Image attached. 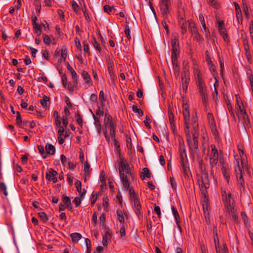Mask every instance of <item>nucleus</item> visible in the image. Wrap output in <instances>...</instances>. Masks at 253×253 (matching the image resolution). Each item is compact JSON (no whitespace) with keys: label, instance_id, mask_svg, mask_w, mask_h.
Segmentation results:
<instances>
[{"label":"nucleus","instance_id":"5fc2aeb1","mask_svg":"<svg viewBox=\"0 0 253 253\" xmlns=\"http://www.w3.org/2000/svg\"><path fill=\"white\" fill-rule=\"evenodd\" d=\"M130 29L129 28V26L126 25V27H125V34L126 35V38L128 40H130L131 39V36H130Z\"/></svg>","mask_w":253,"mask_h":253},{"label":"nucleus","instance_id":"72a5a7b5","mask_svg":"<svg viewBox=\"0 0 253 253\" xmlns=\"http://www.w3.org/2000/svg\"><path fill=\"white\" fill-rule=\"evenodd\" d=\"M103 9L105 12L108 14H111V13H112L113 11L115 12L117 10L116 9H115V8L114 7V6H111L109 5H105L103 6Z\"/></svg>","mask_w":253,"mask_h":253},{"label":"nucleus","instance_id":"2eb2a0df","mask_svg":"<svg viewBox=\"0 0 253 253\" xmlns=\"http://www.w3.org/2000/svg\"><path fill=\"white\" fill-rule=\"evenodd\" d=\"M207 118L211 131L213 133H215L216 131V124L213 115L211 113H208Z\"/></svg>","mask_w":253,"mask_h":253},{"label":"nucleus","instance_id":"e433bc0d","mask_svg":"<svg viewBox=\"0 0 253 253\" xmlns=\"http://www.w3.org/2000/svg\"><path fill=\"white\" fill-rule=\"evenodd\" d=\"M0 192L3 194L5 197L8 195L7 187L5 184L3 182L0 183Z\"/></svg>","mask_w":253,"mask_h":253},{"label":"nucleus","instance_id":"79ce46f5","mask_svg":"<svg viewBox=\"0 0 253 253\" xmlns=\"http://www.w3.org/2000/svg\"><path fill=\"white\" fill-rule=\"evenodd\" d=\"M236 109L237 110V114L241 113L242 112H246L244 107L242 103H239L238 100H237Z\"/></svg>","mask_w":253,"mask_h":253},{"label":"nucleus","instance_id":"13d9d810","mask_svg":"<svg viewBox=\"0 0 253 253\" xmlns=\"http://www.w3.org/2000/svg\"><path fill=\"white\" fill-rule=\"evenodd\" d=\"M148 121H151L150 117L147 115L145 117V120L144 121V123L145 126L148 127V128H151V126L150 125V123Z\"/></svg>","mask_w":253,"mask_h":253},{"label":"nucleus","instance_id":"a18cd8bd","mask_svg":"<svg viewBox=\"0 0 253 253\" xmlns=\"http://www.w3.org/2000/svg\"><path fill=\"white\" fill-rule=\"evenodd\" d=\"M97 192H93L91 194V197L90 198V205L91 206H93L95 204L97 198Z\"/></svg>","mask_w":253,"mask_h":253},{"label":"nucleus","instance_id":"2f4dec72","mask_svg":"<svg viewBox=\"0 0 253 253\" xmlns=\"http://www.w3.org/2000/svg\"><path fill=\"white\" fill-rule=\"evenodd\" d=\"M73 84L69 83L68 84L67 88L71 92H73L75 89H78V87H77L78 82H77V81H76V82H75V80H73Z\"/></svg>","mask_w":253,"mask_h":253},{"label":"nucleus","instance_id":"864d4df0","mask_svg":"<svg viewBox=\"0 0 253 253\" xmlns=\"http://www.w3.org/2000/svg\"><path fill=\"white\" fill-rule=\"evenodd\" d=\"M214 242L215 245V249H217V248H219V239L217 236V234L216 232L214 236Z\"/></svg>","mask_w":253,"mask_h":253},{"label":"nucleus","instance_id":"0eeeda50","mask_svg":"<svg viewBox=\"0 0 253 253\" xmlns=\"http://www.w3.org/2000/svg\"><path fill=\"white\" fill-rule=\"evenodd\" d=\"M183 115L184 120L185 129L189 130L190 127V113L189 106L187 104L184 103L183 105Z\"/></svg>","mask_w":253,"mask_h":253},{"label":"nucleus","instance_id":"f8f14e48","mask_svg":"<svg viewBox=\"0 0 253 253\" xmlns=\"http://www.w3.org/2000/svg\"><path fill=\"white\" fill-rule=\"evenodd\" d=\"M171 55L179 56V45L178 40L174 38L171 41Z\"/></svg>","mask_w":253,"mask_h":253},{"label":"nucleus","instance_id":"37998d69","mask_svg":"<svg viewBox=\"0 0 253 253\" xmlns=\"http://www.w3.org/2000/svg\"><path fill=\"white\" fill-rule=\"evenodd\" d=\"M194 36V39L198 42H202L204 41V38L203 37L199 34L198 31L195 33L194 35H193Z\"/></svg>","mask_w":253,"mask_h":253},{"label":"nucleus","instance_id":"052dcab7","mask_svg":"<svg viewBox=\"0 0 253 253\" xmlns=\"http://www.w3.org/2000/svg\"><path fill=\"white\" fill-rule=\"evenodd\" d=\"M89 168H90V165L88 163V162L87 161H86L84 164V172L86 174H88L89 173V171H90Z\"/></svg>","mask_w":253,"mask_h":253},{"label":"nucleus","instance_id":"cd10ccee","mask_svg":"<svg viewBox=\"0 0 253 253\" xmlns=\"http://www.w3.org/2000/svg\"><path fill=\"white\" fill-rule=\"evenodd\" d=\"M178 142H179V151L183 152L184 154V156L185 157H186L185 146L183 140L182 138H179L178 139Z\"/></svg>","mask_w":253,"mask_h":253},{"label":"nucleus","instance_id":"4be33fe9","mask_svg":"<svg viewBox=\"0 0 253 253\" xmlns=\"http://www.w3.org/2000/svg\"><path fill=\"white\" fill-rule=\"evenodd\" d=\"M45 149L47 155L48 154L49 155L52 156L55 154V148L51 144H46L45 147Z\"/></svg>","mask_w":253,"mask_h":253},{"label":"nucleus","instance_id":"473e14b6","mask_svg":"<svg viewBox=\"0 0 253 253\" xmlns=\"http://www.w3.org/2000/svg\"><path fill=\"white\" fill-rule=\"evenodd\" d=\"M126 190H128L129 194V198L131 201L134 200L136 199H138L137 195L135 194L134 190L132 187H129L128 189H126Z\"/></svg>","mask_w":253,"mask_h":253},{"label":"nucleus","instance_id":"20e7f679","mask_svg":"<svg viewBox=\"0 0 253 253\" xmlns=\"http://www.w3.org/2000/svg\"><path fill=\"white\" fill-rule=\"evenodd\" d=\"M208 156L209 157L210 165L212 168L218 163L219 158L218 150L214 145H211L209 148Z\"/></svg>","mask_w":253,"mask_h":253},{"label":"nucleus","instance_id":"b1692460","mask_svg":"<svg viewBox=\"0 0 253 253\" xmlns=\"http://www.w3.org/2000/svg\"><path fill=\"white\" fill-rule=\"evenodd\" d=\"M179 56L171 55V61L173 66V71L174 72H178V61L177 59Z\"/></svg>","mask_w":253,"mask_h":253},{"label":"nucleus","instance_id":"49530a36","mask_svg":"<svg viewBox=\"0 0 253 253\" xmlns=\"http://www.w3.org/2000/svg\"><path fill=\"white\" fill-rule=\"evenodd\" d=\"M16 124L19 126H22V119H21V115H20V114L19 113V112H16Z\"/></svg>","mask_w":253,"mask_h":253},{"label":"nucleus","instance_id":"aec40b11","mask_svg":"<svg viewBox=\"0 0 253 253\" xmlns=\"http://www.w3.org/2000/svg\"><path fill=\"white\" fill-rule=\"evenodd\" d=\"M90 111L91 112V113L92 114V117H93V118L94 119V126H95V128L97 130L98 132L99 133H100V131H101V124L100 123V118L99 117H96V116L92 112L91 110L90 109Z\"/></svg>","mask_w":253,"mask_h":253},{"label":"nucleus","instance_id":"f3484780","mask_svg":"<svg viewBox=\"0 0 253 253\" xmlns=\"http://www.w3.org/2000/svg\"><path fill=\"white\" fill-rule=\"evenodd\" d=\"M237 116L239 119L243 122L244 125L248 126L250 124L249 117L246 112L237 113Z\"/></svg>","mask_w":253,"mask_h":253},{"label":"nucleus","instance_id":"c85d7f7f","mask_svg":"<svg viewBox=\"0 0 253 253\" xmlns=\"http://www.w3.org/2000/svg\"><path fill=\"white\" fill-rule=\"evenodd\" d=\"M221 170L227 182H229L230 179V173L229 169L223 165L221 168Z\"/></svg>","mask_w":253,"mask_h":253},{"label":"nucleus","instance_id":"7c9ffc66","mask_svg":"<svg viewBox=\"0 0 253 253\" xmlns=\"http://www.w3.org/2000/svg\"><path fill=\"white\" fill-rule=\"evenodd\" d=\"M70 236L73 242H78L82 238V235L79 233H72Z\"/></svg>","mask_w":253,"mask_h":253},{"label":"nucleus","instance_id":"69168bd1","mask_svg":"<svg viewBox=\"0 0 253 253\" xmlns=\"http://www.w3.org/2000/svg\"><path fill=\"white\" fill-rule=\"evenodd\" d=\"M99 98L100 100L102 103L106 100V98L105 97L104 92L102 90H101L99 92Z\"/></svg>","mask_w":253,"mask_h":253},{"label":"nucleus","instance_id":"c03bdc74","mask_svg":"<svg viewBox=\"0 0 253 253\" xmlns=\"http://www.w3.org/2000/svg\"><path fill=\"white\" fill-rule=\"evenodd\" d=\"M33 28L35 30V33L39 36L41 33V26L39 24H35V25L33 26Z\"/></svg>","mask_w":253,"mask_h":253},{"label":"nucleus","instance_id":"5701e85b","mask_svg":"<svg viewBox=\"0 0 253 253\" xmlns=\"http://www.w3.org/2000/svg\"><path fill=\"white\" fill-rule=\"evenodd\" d=\"M189 25V30L192 35L198 31L197 27L195 22L192 20L188 21Z\"/></svg>","mask_w":253,"mask_h":253},{"label":"nucleus","instance_id":"dca6fc26","mask_svg":"<svg viewBox=\"0 0 253 253\" xmlns=\"http://www.w3.org/2000/svg\"><path fill=\"white\" fill-rule=\"evenodd\" d=\"M202 206L204 216L206 215L207 214L208 215H210V208L209 204V200L207 196H206L205 195L204 197H203V198Z\"/></svg>","mask_w":253,"mask_h":253},{"label":"nucleus","instance_id":"c9c22d12","mask_svg":"<svg viewBox=\"0 0 253 253\" xmlns=\"http://www.w3.org/2000/svg\"><path fill=\"white\" fill-rule=\"evenodd\" d=\"M179 25L181 30V33L184 35L187 32V24L186 20L178 22Z\"/></svg>","mask_w":253,"mask_h":253},{"label":"nucleus","instance_id":"de8ad7c7","mask_svg":"<svg viewBox=\"0 0 253 253\" xmlns=\"http://www.w3.org/2000/svg\"><path fill=\"white\" fill-rule=\"evenodd\" d=\"M75 118L77 123L82 127L83 126V120L79 113H76Z\"/></svg>","mask_w":253,"mask_h":253},{"label":"nucleus","instance_id":"6e6d98bb","mask_svg":"<svg viewBox=\"0 0 253 253\" xmlns=\"http://www.w3.org/2000/svg\"><path fill=\"white\" fill-rule=\"evenodd\" d=\"M120 235L122 237L125 236V226L124 224H121V228L120 230Z\"/></svg>","mask_w":253,"mask_h":253},{"label":"nucleus","instance_id":"423d86ee","mask_svg":"<svg viewBox=\"0 0 253 253\" xmlns=\"http://www.w3.org/2000/svg\"><path fill=\"white\" fill-rule=\"evenodd\" d=\"M221 196L222 200L224 203L225 206L228 209L230 207L231 211L234 210L233 208L232 209V206L234 204V199L232 197L231 193L230 192L227 193L225 190H221Z\"/></svg>","mask_w":253,"mask_h":253},{"label":"nucleus","instance_id":"f704fd0d","mask_svg":"<svg viewBox=\"0 0 253 253\" xmlns=\"http://www.w3.org/2000/svg\"><path fill=\"white\" fill-rule=\"evenodd\" d=\"M117 215L118 217V220H119L121 224H124L125 217L123 211L120 210H117Z\"/></svg>","mask_w":253,"mask_h":253},{"label":"nucleus","instance_id":"393cba45","mask_svg":"<svg viewBox=\"0 0 253 253\" xmlns=\"http://www.w3.org/2000/svg\"><path fill=\"white\" fill-rule=\"evenodd\" d=\"M113 63L111 62H108L107 63V70L110 77L112 80L115 79V75L113 71Z\"/></svg>","mask_w":253,"mask_h":253},{"label":"nucleus","instance_id":"09e8293b","mask_svg":"<svg viewBox=\"0 0 253 253\" xmlns=\"http://www.w3.org/2000/svg\"><path fill=\"white\" fill-rule=\"evenodd\" d=\"M67 55V50L66 48L62 47L61 50V57L63 58L64 61L66 60V58Z\"/></svg>","mask_w":253,"mask_h":253},{"label":"nucleus","instance_id":"6e6552de","mask_svg":"<svg viewBox=\"0 0 253 253\" xmlns=\"http://www.w3.org/2000/svg\"><path fill=\"white\" fill-rule=\"evenodd\" d=\"M160 9L161 14L165 17L168 16L169 13V7L170 6V1H166V0H161L160 1Z\"/></svg>","mask_w":253,"mask_h":253},{"label":"nucleus","instance_id":"39448f33","mask_svg":"<svg viewBox=\"0 0 253 253\" xmlns=\"http://www.w3.org/2000/svg\"><path fill=\"white\" fill-rule=\"evenodd\" d=\"M236 167L235 169V172L236 175L238 184L240 185L241 190H244L245 183L243 178L242 169L239 166V161L238 159H235Z\"/></svg>","mask_w":253,"mask_h":253},{"label":"nucleus","instance_id":"f257e3e1","mask_svg":"<svg viewBox=\"0 0 253 253\" xmlns=\"http://www.w3.org/2000/svg\"><path fill=\"white\" fill-rule=\"evenodd\" d=\"M119 171L121 180L125 189H128L131 181L135 179V174L133 166L126 162V159L120 157L119 163Z\"/></svg>","mask_w":253,"mask_h":253},{"label":"nucleus","instance_id":"7ed1b4c3","mask_svg":"<svg viewBox=\"0 0 253 253\" xmlns=\"http://www.w3.org/2000/svg\"><path fill=\"white\" fill-rule=\"evenodd\" d=\"M197 84L198 91L201 97L202 98V102L205 107L208 105V98L206 89V85L202 77L198 73L197 78Z\"/></svg>","mask_w":253,"mask_h":253},{"label":"nucleus","instance_id":"4d7b16f0","mask_svg":"<svg viewBox=\"0 0 253 253\" xmlns=\"http://www.w3.org/2000/svg\"><path fill=\"white\" fill-rule=\"evenodd\" d=\"M170 184L171 185L172 189L174 190H176V187H177V184H176V182L174 177H170Z\"/></svg>","mask_w":253,"mask_h":253},{"label":"nucleus","instance_id":"e2e57ef3","mask_svg":"<svg viewBox=\"0 0 253 253\" xmlns=\"http://www.w3.org/2000/svg\"><path fill=\"white\" fill-rule=\"evenodd\" d=\"M84 44V50L85 52H87L88 53V54H90L89 50V46L88 43L86 41H85L83 43Z\"/></svg>","mask_w":253,"mask_h":253},{"label":"nucleus","instance_id":"412c9836","mask_svg":"<svg viewBox=\"0 0 253 253\" xmlns=\"http://www.w3.org/2000/svg\"><path fill=\"white\" fill-rule=\"evenodd\" d=\"M75 186L77 188V190L81 195V198H83L85 194L86 191L84 189H83V190L82 189L81 181L79 180H77L75 183Z\"/></svg>","mask_w":253,"mask_h":253},{"label":"nucleus","instance_id":"bf43d9fd","mask_svg":"<svg viewBox=\"0 0 253 253\" xmlns=\"http://www.w3.org/2000/svg\"><path fill=\"white\" fill-rule=\"evenodd\" d=\"M42 37L43 42L47 44H49L50 43V39L49 36L45 34H43Z\"/></svg>","mask_w":253,"mask_h":253},{"label":"nucleus","instance_id":"a211bd4d","mask_svg":"<svg viewBox=\"0 0 253 253\" xmlns=\"http://www.w3.org/2000/svg\"><path fill=\"white\" fill-rule=\"evenodd\" d=\"M177 19L178 22L185 20L184 9V8L181 6V4L178 6Z\"/></svg>","mask_w":253,"mask_h":253},{"label":"nucleus","instance_id":"8fccbe9b","mask_svg":"<svg viewBox=\"0 0 253 253\" xmlns=\"http://www.w3.org/2000/svg\"><path fill=\"white\" fill-rule=\"evenodd\" d=\"M132 110L134 112L137 113L140 116H142L143 115V111L141 109L138 108L136 106L133 105L132 106Z\"/></svg>","mask_w":253,"mask_h":253},{"label":"nucleus","instance_id":"0e129e2a","mask_svg":"<svg viewBox=\"0 0 253 253\" xmlns=\"http://www.w3.org/2000/svg\"><path fill=\"white\" fill-rule=\"evenodd\" d=\"M235 12H236V18L237 19L238 22L239 23L240 20H241V21H242V15L241 10L235 11Z\"/></svg>","mask_w":253,"mask_h":253},{"label":"nucleus","instance_id":"c756f323","mask_svg":"<svg viewBox=\"0 0 253 253\" xmlns=\"http://www.w3.org/2000/svg\"><path fill=\"white\" fill-rule=\"evenodd\" d=\"M82 76L85 84H88L90 83L91 78L86 71L83 70L82 73Z\"/></svg>","mask_w":253,"mask_h":253},{"label":"nucleus","instance_id":"680f3d73","mask_svg":"<svg viewBox=\"0 0 253 253\" xmlns=\"http://www.w3.org/2000/svg\"><path fill=\"white\" fill-rule=\"evenodd\" d=\"M154 211L156 213L159 218H161V209L159 206L155 205L154 207Z\"/></svg>","mask_w":253,"mask_h":253},{"label":"nucleus","instance_id":"774afa93","mask_svg":"<svg viewBox=\"0 0 253 253\" xmlns=\"http://www.w3.org/2000/svg\"><path fill=\"white\" fill-rule=\"evenodd\" d=\"M73 202L75 203L76 207H78L81 203V200L79 197H76L75 198Z\"/></svg>","mask_w":253,"mask_h":253},{"label":"nucleus","instance_id":"9d476101","mask_svg":"<svg viewBox=\"0 0 253 253\" xmlns=\"http://www.w3.org/2000/svg\"><path fill=\"white\" fill-rule=\"evenodd\" d=\"M133 202V210L139 219L142 217V209L139 199H136L132 201Z\"/></svg>","mask_w":253,"mask_h":253},{"label":"nucleus","instance_id":"a878e982","mask_svg":"<svg viewBox=\"0 0 253 253\" xmlns=\"http://www.w3.org/2000/svg\"><path fill=\"white\" fill-rule=\"evenodd\" d=\"M171 210H172L173 215V216L174 217V218L175 219L176 225L178 227H180V225H179V223H180V217H179V214L178 213V211H177L176 209L174 207H173V206L172 207Z\"/></svg>","mask_w":253,"mask_h":253},{"label":"nucleus","instance_id":"4468645a","mask_svg":"<svg viewBox=\"0 0 253 253\" xmlns=\"http://www.w3.org/2000/svg\"><path fill=\"white\" fill-rule=\"evenodd\" d=\"M181 76L182 89L183 91L185 92L187 91L189 81V76L188 72H184L183 73H182Z\"/></svg>","mask_w":253,"mask_h":253},{"label":"nucleus","instance_id":"f03ea898","mask_svg":"<svg viewBox=\"0 0 253 253\" xmlns=\"http://www.w3.org/2000/svg\"><path fill=\"white\" fill-rule=\"evenodd\" d=\"M185 132L190 153L193 156L198 154L199 152V149L198 139L196 135V130H195V133H193L192 136L190 135L189 130L185 129Z\"/></svg>","mask_w":253,"mask_h":253},{"label":"nucleus","instance_id":"bb28decb","mask_svg":"<svg viewBox=\"0 0 253 253\" xmlns=\"http://www.w3.org/2000/svg\"><path fill=\"white\" fill-rule=\"evenodd\" d=\"M142 170L143 171L141 172L140 175V177L142 178V179H144L145 177H147L148 178H150L151 173L148 168H144Z\"/></svg>","mask_w":253,"mask_h":253},{"label":"nucleus","instance_id":"58836bf2","mask_svg":"<svg viewBox=\"0 0 253 253\" xmlns=\"http://www.w3.org/2000/svg\"><path fill=\"white\" fill-rule=\"evenodd\" d=\"M182 167V170L184 173L185 177H189V168L188 167L187 163L181 164Z\"/></svg>","mask_w":253,"mask_h":253},{"label":"nucleus","instance_id":"9b49d317","mask_svg":"<svg viewBox=\"0 0 253 253\" xmlns=\"http://www.w3.org/2000/svg\"><path fill=\"white\" fill-rule=\"evenodd\" d=\"M104 125L105 127H109L110 129L116 128V124L113 121L112 116L109 113L105 114Z\"/></svg>","mask_w":253,"mask_h":253},{"label":"nucleus","instance_id":"338daca9","mask_svg":"<svg viewBox=\"0 0 253 253\" xmlns=\"http://www.w3.org/2000/svg\"><path fill=\"white\" fill-rule=\"evenodd\" d=\"M72 7L73 10L75 12H77L79 10V6L78 4L75 1H73L72 2Z\"/></svg>","mask_w":253,"mask_h":253},{"label":"nucleus","instance_id":"1a4fd4ad","mask_svg":"<svg viewBox=\"0 0 253 253\" xmlns=\"http://www.w3.org/2000/svg\"><path fill=\"white\" fill-rule=\"evenodd\" d=\"M218 28L220 35L223 39V40L225 42H228L229 39L228 38L226 29L224 26L223 21L221 20L218 22Z\"/></svg>","mask_w":253,"mask_h":253},{"label":"nucleus","instance_id":"6ab92c4d","mask_svg":"<svg viewBox=\"0 0 253 253\" xmlns=\"http://www.w3.org/2000/svg\"><path fill=\"white\" fill-rule=\"evenodd\" d=\"M62 201L64 205L66 206L67 209H69V210H72V203L70 199L68 196L63 194L62 196Z\"/></svg>","mask_w":253,"mask_h":253},{"label":"nucleus","instance_id":"ddd939ff","mask_svg":"<svg viewBox=\"0 0 253 253\" xmlns=\"http://www.w3.org/2000/svg\"><path fill=\"white\" fill-rule=\"evenodd\" d=\"M57 175V172L52 169H50L45 173V178L48 181H52L54 183L57 182V178L56 175Z\"/></svg>","mask_w":253,"mask_h":253},{"label":"nucleus","instance_id":"4c0bfd02","mask_svg":"<svg viewBox=\"0 0 253 253\" xmlns=\"http://www.w3.org/2000/svg\"><path fill=\"white\" fill-rule=\"evenodd\" d=\"M92 44L94 47L99 52L101 51V48L99 43L96 41L94 36L92 37Z\"/></svg>","mask_w":253,"mask_h":253},{"label":"nucleus","instance_id":"603ef678","mask_svg":"<svg viewBox=\"0 0 253 253\" xmlns=\"http://www.w3.org/2000/svg\"><path fill=\"white\" fill-rule=\"evenodd\" d=\"M179 153H180V157L181 164L187 163V156L185 157L184 156V154L183 152H179Z\"/></svg>","mask_w":253,"mask_h":253},{"label":"nucleus","instance_id":"ea45409f","mask_svg":"<svg viewBox=\"0 0 253 253\" xmlns=\"http://www.w3.org/2000/svg\"><path fill=\"white\" fill-rule=\"evenodd\" d=\"M49 101V97L46 95H44L42 99L40 100L41 105L44 107L47 106V102Z\"/></svg>","mask_w":253,"mask_h":253},{"label":"nucleus","instance_id":"3c124183","mask_svg":"<svg viewBox=\"0 0 253 253\" xmlns=\"http://www.w3.org/2000/svg\"><path fill=\"white\" fill-rule=\"evenodd\" d=\"M38 214L41 220L44 222H46L48 220V218L47 217L46 215L44 212H39Z\"/></svg>","mask_w":253,"mask_h":253},{"label":"nucleus","instance_id":"a19ab883","mask_svg":"<svg viewBox=\"0 0 253 253\" xmlns=\"http://www.w3.org/2000/svg\"><path fill=\"white\" fill-rule=\"evenodd\" d=\"M38 149L43 159H45L47 157V154L44 151L45 148H44L43 146L42 145H38Z\"/></svg>","mask_w":253,"mask_h":253}]
</instances>
